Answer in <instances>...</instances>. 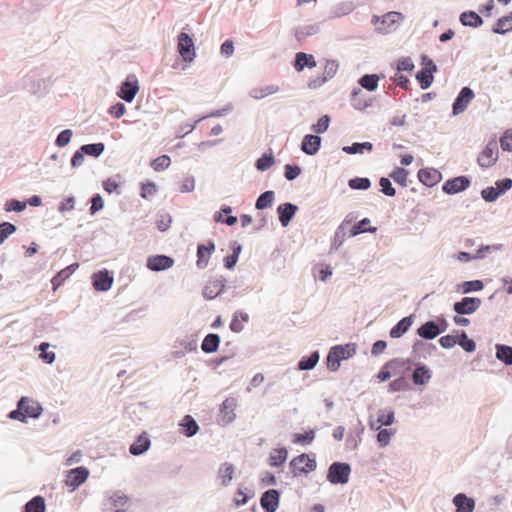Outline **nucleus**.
<instances>
[{
    "mask_svg": "<svg viewBox=\"0 0 512 512\" xmlns=\"http://www.w3.org/2000/svg\"><path fill=\"white\" fill-rule=\"evenodd\" d=\"M105 150V145L102 142L84 144L81 146V152H84L85 155L98 158L102 155Z\"/></svg>",
    "mask_w": 512,
    "mask_h": 512,
    "instance_id": "obj_45",
    "label": "nucleus"
},
{
    "mask_svg": "<svg viewBox=\"0 0 512 512\" xmlns=\"http://www.w3.org/2000/svg\"><path fill=\"white\" fill-rule=\"evenodd\" d=\"M482 300L478 297H463L461 300L454 302L453 311L458 315H470L478 310Z\"/></svg>",
    "mask_w": 512,
    "mask_h": 512,
    "instance_id": "obj_9",
    "label": "nucleus"
},
{
    "mask_svg": "<svg viewBox=\"0 0 512 512\" xmlns=\"http://www.w3.org/2000/svg\"><path fill=\"white\" fill-rule=\"evenodd\" d=\"M333 351L336 350L337 355L341 360H346L356 354V345L348 343L346 345H335L331 347Z\"/></svg>",
    "mask_w": 512,
    "mask_h": 512,
    "instance_id": "obj_44",
    "label": "nucleus"
},
{
    "mask_svg": "<svg viewBox=\"0 0 512 512\" xmlns=\"http://www.w3.org/2000/svg\"><path fill=\"white\" fill-rule=\"evenodd\" d=\"M315 439V431L313 429H310L306 431L305 433H295L293 442L297 444H311L313 440Z\"/></svg>",
    "mask_w": 512,
    "mask_h": 512,
    "instance_id": "obj_61",
    "label": "nucleus"
},
{
    "mask_svg": "<svg viewBox=\"0 0 512 512\" xmlns=\"http://www.w3.org/2000/svg\"><path fill=\"white\" fill-rule=\"evenodd\" d=\"M370 223V219L363 218L358 223L353 225V227L350 229V236L354 237L359 234L368 232V233H375L377 231V227L375 226H369L368 228H365V225Z\"/></svg>",
    "mask_w": 512,
    "mask_h": 512,
    "instance_id": "obj_46",
    "label": "nucleus"
},
{
    "mask_svg": "<svg viewBox=\"0 0 512 512\" xmlns=\"http://www.w3.org/2000/svg\"><path fill=\"white\" fill-rule=\"evenodd\" d=\"M89 476V470L84 466L73 468L67 472L65 484L75 490L83 484Z\"/></svg>",
    "mask_w": 512,
    "mask_h": 512,
    "instance_id": "obj_11",
    "label": "nucleus"
},
{
    "mask_svg": "<svg viewBox=\"0 0 512 512\" xmlns=\"http://www.w3.org/2000/svg\"><path fill=\"white\" fill-rule=\"evenodd\" d=\"M275 199V193L272 190H267L260 194L255 203V208L257 210H264L273 205Z\"/></svg>",
    "mask_w": 512,
    "mask_h": 512,
    "instance_id": "obj_38",
    "label": "nucleus"
},
{
    "mask_svg": "<svg viewBox=\"0 0 512 512\" xmlns=\"http://www.w3.org/2000/svg\"><path fill=\"white\" fill-rule=\"evenodd\" d=\"M351 466L346 462H333L327 471V480L333 484H346L349 481Z\"/></svg>",
    "mask_w": 512,
    "mask_h": 512,
    "instance_id": "obj_3",
    "label": "nucleus"
},
{
    "mask_svg": "<svg viewBox=\"0 0 512 512\" xmlns=\"http://www.w3.org/2000/svg\"><path fill=\"white\" fill-rule=\"evenodd\" d=\"M379 185H380V191L388 196V197H394L396 195V189L394 188L390 177H381L379 179Z\"/></svg>",
    "mask_w": 512,
    "mask_h": 512,
    "instance_id": "obj_59",
    "label": "nucleus"
},
{
    "mask_svg": "<svg viewBox=\"0 0 512 512\" xmlns=\"http://www.w3.org/2000/svg\"><path fill=\"white\" fill-rule=\"evenodd\" d=\"M236 400L234 398L225 399L220 406V416L223 425L230 424L234 421Z\"/></svg>",
    "mask_w": 512,
    "mask_h": 512,
    "instance_id": "obj_20",
    "label": "nucleus"
},
{
    "mask_svg": "<svg viewBox=\"0 0 512 512\" xmlns=\"http://www.w3.org/2000/svg\"><path fill=\"white\" fill-rule=\"evenodd\" d=\"M221 339L220 336L216 333L207 334L202 343L201 350L206 354L214 353L218 350Z\"/></svg>",
    "mask_w": 512,
    "mask_h": 512,
    "instance_id": "obj_31",
    "label": "nucleus"
},
{
    "mask_svg": "<svg viewBox=\"0 0 512 512\" xmlns=\"http://www.w3.org/2000/svg\"><path fill=\"white\" fill-rule=\"evenodd\" d=\"M139 90V85L137 79H130V77L126 78L125 81L121 83L120 89L117 92L118 97H120L125 102H132Z\"/></svg>",
    "mask_w": 512,
    "mask_h": 512,
    "instance_id": "obj_13",
    "label": "nucleus"
},
{
    "mask_svg": "<svg viewBox=\"0 0 512 512\" xmlns=\"http://www.w3.org/2000/svg\"><path fill=\"white\" fill-rule=\"evenodd\" d=\"M288 458V451L285 447L273 449L268 458V464L271 467L282 466Z\"/></svg>",
    "mask_w": 512,
    "mask_h": 512,
    "instance_id": "obj_32",
    "label": "nucleus"
},
{
    "mask_svg": "<svg viewBox=\"0 0 512 512\" xmlns=\"http://www.w3.org/2000/svg\"><path fill=\"white\" fill-rule=\"evenodd\" d=\"M373 149L371 142H354L351 145L343 146L342 151L346 154H363L365 151L370 152Z\"/></svg>",
    "mask_w": 512,
    "mask_h": 512,
    "instance_id": "obj_34",
    "label": "nucleus"
},
{
    "mask_svg": "<svg viewBox=\"0 0 512 512\" xmlns=\"http://www.w3.org/2000/svg\"><path fill=\"white\" fill-rule=\"evenodd\" d=\"M409 172L403 167H396L389 175L398 185L407 187V178Z\"/></svg>",
    "mask_w": 512,
    "mask_h": 512,
    "instance_id": "obj_53",
    "label": "nucleus"
},
{
    "mask_svg": "<svg viewBox=\"0 0 512 512\" xmlns=\"http://www.w3.org/2000/svg\"><path fill=\"white\" fill-rule=\"evenodd\" d=\"M227 288H229L227 280L222 275L212 276L205 283L202 295L206 300H214L222 295Z\"/></svg>",
    "mask_w": 512,
    "mask_h": 512,
    "instance_id": "obj_4",
    "label": "nucleus"
},
{
    "mask_svg": "<svg viewBox=\"0 0 512 512\" xmlns=\"http://www.w3.org/2000/svg\"><path fill=\"white\" fill-rule=\"evenodd\" d=\"M79 267L78 263H73L69 265L68 267L61 270L59 273H57L53 279L52 284L54 288L59 286L66 278H68L77 268Z\"/></svg>",
    "mask_w": 512,
    "mask_h": 512,
    "instance_id": "obj_51",
    "label": "nucleus"
},
{
    "mask_svg": "<svg viewBox=\"0 0 512 512\" xmlns=\"http://www.w3.org/2000/svg\"><path fill=\"white\" fill-rule=\"evenodd\" d=\"M471 180L468 176H457L448 179L442 186V191L448 195H454L469 188Z\"/></svg>",
    "mask_w": 512,
    "mask_h": 512,
    "instance_id": "obj_10",
    "label": "nucleus"
},
{
    "mask_svg": "<svg viewBox=\"0 0 512 512\" xmlns=\"http://www.w3.org/2000/svg\"><path fill=\"white\" fill-rule=\"evenodd\" d=\"M234 470H235L234 465L231 463H228V462H226L220 466L219 476L221 477L223 486H228L229 483L232 481Z\"/></svg>",
    "mask_w": 512,
    "mask_h": 512,
    "instance_id": "obj_50",
    "label": "nucleus"
},
{
    "mask_svg": "<svg viewBox=\"0 0 512 512\" xmlns=\"http://www.w3.org/2000/svg\"><path fill=\"white\" fill-rule=\"evenodd\" d=\"M326 361H327V368H328V370H330L331 372H336L340 368L342 360L337 355L336 350L333 351L330 348V350L328 352V355H327V358H326Z\"/></svg>",
    "mask_w": 512,
    "mask_h": 512,
    "instance_id": "obj_58",
    "label": "nucleus"
},
{
    "mask_svg": "<svg viewBox=\"0 0 512 512\" xmlns=\"http://www.w3.org/2000/svg\"><path fill=\"white\" fill-rule=\"evenodd\" d=\"M42 411L43 408L37 401L23 396L18 400L17 408L10 411L8 417L22 423H27V418L37 419L41 416Z\"/></svg>",
    "mask_w": 512,
    "mask_h": 512,
    "instance_id": "obj_1",
    "label": "nucleus"
},
{
    "mask_svg": "<svg viewBox=\"0 0 512 512\" xmlns=\"http://www.w3.org/2000/svg\"><path fill=\"white\" fill-rule=\"evenodd\" d=\"M410 389V384L406 380L405 377L401 376L389 383L388 391L393 392H399V391H406Z\"/></svg>",
    "mask_w": 512,
    "mask_h": 512,
    "instance_id": "obj_55",
    "label": "nucleus"
},
{
    "mask_svg": "<svg viewBox=\"0 0 512 512\" xmlns=\"http://www.w3.org/2000/svg\"><path fill=\"white\" fill-rule=\"evenodd\" d=\"M320 359V354L318 351H313L309 355L303 356L298 364L297 368L300 371H309L315 368Z\"/></svg>",
    "mask_w": 512,
    "mask_h": 512,
    "instance_id": "obj_33",
    "label": "nucleus"
},
{
    "mask_svg": "<svg viewBox=\"0 0 512 512\" xmlns=\"http://www.w3.org/2000/svg\"><path fill=\"white\" fill-rule=\"evenodd\" d=\"M419 181L427 187H433L442 178L441 173L434 168H423L417 173Z\"/></svg>",
    "mask_w": 512,
    "mask_h": 512,
    "instance_id": "obj_19",
    "label": "nucleus"
},
{
    "mask_svg": "<svg viewBox=\"0 0 512 512\" xmlns=\"http://www.w3.org/2000/svg\"><path fill=\"white\" fill-rule=\"evenodd\" d=\"M491 30L498 35H505L512 32V12L497 19Z\"/></svg>",
    "mask_w": 512,
    "mask_h": 512,
    "instance_id": "obj_27",
    "label": "nucleus"
},
{
    "mask_svg": "<svg viewBox=\"0 0 512 512\" xmlns=\"http://www.w3.org/2000/svg\"><path fill=\"white\" fill-rule=\"evenodd\" d=\"M351 105L359 111H363L372 105V100L367 98L361 88H354L351 92Z\"/></svg>",
    "mask_w": 512,
    "mask_h": 512,
    "instance_id": "obj_24",
    "label": "nucleus"
},
{
    "mask_svg": "<svg viewBox=\"0 0 512 512\" xmlns=\"http://www.w3.org/2000/svg\"><path fill=\"white\" fill-rule=\"evenodd\" d=\"M46 504L42 496H34L24 506V512H45Z\"/></svg>",
    "mask_w": 512,
    "mask_h": 512,
    "instance_id": "obj_40",
    "label": "nucleus"
},
{
    "mask_svg": "<svg viewBox=\"0 0 512 512\" xmlns=\"http://www.w3.org/2000/svg\"><path fill=\"white\" fill-rule=\"evenodd\" d=\"M399 363H403L402 358H394L386 362L377 374V378L380 382H385L391 378L392 372L396 373L397 366Z\"/></svg>",
    "mask_w": 512,
    "mask_h": 512,
    "instance_id": "obj_29",
    "label": "nucleus"
},
{
    "mask_svg": "<svg viewBox=\"0 0 512 512\" xmlns=\"http://www.w3.org/2000/svg\"><path fill=\"white\" fill-rule=\"evenodd\" d=\"M348 186L353 190H367L371 187V181L367 177H354L349 179Z\"/></svg>",
    "mask_w": 512,
    "mask_h": 512,
    "instance_id": "obj_54",
    "label": "nucleus"
},
{
    "mask_svg": "<svg viewBox=\"0 0 512 512\" xmlns=\"http://www.w3.org/2000/svg\"><path fill=\"white\" fill-rule=\"evenodd\" d=\"M395 422V413L391 408L381 409L378 412L377 423L388 427Z\"/></svg>",
    "mask_w": 512,
    "mask_h": 512,
    "instance_id": "obj_49",
    "label": "nucleus"
},
{
    "mask_svg": "<svg viewBox=\"0 0 512 512\" xmlns=\"http://www.w3.org/2000/svg\"><path fill=\"white\" fill-rule=\"evenodd\" d=\"M484 283L482 280H469L464 281L458 285V291L462 294H469L483 290Z\"/></svg>",
    "mask_w": 512,
    "mask_h": 512,
    "instance_id": "obj_39",
    "label": "nucleus"
},
{
    "mask_svg": "<svg viewBox=\"0 0 512 512\" xmlns=\"http://www.w3.org/2000/svg\"><path fill=\"white\" fill-rule=\"evenodd\" d=\"M355 6L352 2H341L335 5L331 10V18H339L350 14L354 10Z\"/></svg>",
    "mask_w": 512,
    "mask_h": 512,
    "instance_id": "obj_43",
    "label": "nucleus"
},
{
    "mask_svg": "<svg viewBox=\"0 0 512 512\" xmlns=\"http://www.w3.org/2000/svg\"><path fill=\"white\" fill-rule=\"evenodd\" d=\"M180 425L183 427V433L186 437H193L199 431V425L191 415H185Z\"/></svg>",
    "mask_w": 512,
    "mask_h": 512,
    "instance_id": "obj_35",
    "label": "nucleus"
},
{
    "mask_svg": "<svg viewBox=\"0 0 512 512\" xmlns=\"http://www.w3.org/2000/svg\"><path fill=\"white\" fill-rule=\"evenodd\" d=\"M170 163H171V158L168 155H161V156L155 158L151 162V167L155 171L159 172V171H163V170L167 169L170 166Z\"/></svg>",
    "mask_w": 512,
    "mask_h": 512,
    "instance_id": "obj_63",
    "label": "nucleus"
},
{
    "mask_svg": "<svg viewBox=\"0 0 512 512\" xmlns=\"http://www.w3.org/2000/svg\"><path fill=\"white\" fill-rule=\"evenodd\" d=\"M330 121L331 118L329 115H323L311 126V130L317 134H323L328 130Z\"/></svg>",
    "mask_w": 512,
    "mask_h": 512,
    "instance_id": "obj_57",
    "label": "nucleus"
},
{
    "mask_svg": "<svg viewBox=\"0 0 512 512\" xmlns=\"http://www.w3.org/2000/svg\"><path fill=\"white\" fill-rule=\"evenodd\" d=\"M432 377L431 369L426 365L420 363L412 373V381L415 385L423 386L427 384Z\"/></svg>",
    "mask_w": 512,
    "mask_h": 512,
    "instance_id": "obj_25",
    "label": "nucleus"
},
{
    "mask_svg": "<svg viewBox=\"0 0 512 512\" xmlns=\"http://www.w3.org/2000/svg\"><path fill=\"white\" fill-rule=\"evenodd\" d=\"M416 334L422 339L433 340L440 335V330L434 320H428L417 328Z\"/></svg>",
    "mask_w": 512,
    "mask_h": 512,
    "instance_id": "obj_21",
    "label": "nucleus"
},
{
    "mask_svg": "<svg viewBox=\"0 0 512 512\" xmlns=\"http://www.w3.org/2000/svg\"><path fill=\"white\" fill-rule=\"evenodd\" d=\"M496 358L505 365H512V346L496 344Z\"/></svg>",
    "mask_w": 512,
    "mask_h": 512,
    "instance_id": "obj_37",
    "label": "nucleus"
},
{
    "mask_svg": "<svg viewBox=\"0 0 512 512\" xmlns=\"http://www.w3.org/2000/svg\"><path fill=\"white\" fill-rule=\"evenodd\" d=\"M403 19L404 16L402 13L390 11L381 17L374 15L372 23L375 25V29L378 33L388 34L395 31Z\"/></svg>",
    "mask_w": 512,
    "mask_h": 512,
    "instance_id": "obj_2",
    "label": "nucleus"
},
{
    "mask_svg": "<svg viewBox=\"0 0 512 512\" xmlns=\"http://www.w3.org/2000/svg\"><path fill=\"white\" fill-rule=\"evenodd\" d=\"M297 211L298 206L291 202L282 203L277 207L278 219L282 227H287L290 224Z\"/></svg>",
    "mask_w": 512,
    "mask_h": 512,
    "instance_id": "obj_17",
    "label": "nucleus"
},
{
    "mask_svg": "<svg viewBox=\"0 0 512 512\" xmlns=\"http://www.w3.org/2000/svg\"><path fill=\"white\" fill-rule=\"evenodd\" d=\"M241 321L248 322L249 315L246 312L238 310L233 314V318L230 323L231 331H233L235 333L241 332L243 330V325H242Z\"/></svg>",
    "mask_w": 512,
    "mask_h": 512,
    "instance_id": "obj_42",
    "label": "nucleus"
},
{
    "mask_svg": "<svg viewBox=\"0 0 512 512\" xmlns=\"http://www.w3.org/2000/svg\"><path fill=\"white\" fill-rule=\"evenodd\" d=\"M108 501L112 506L118 509L123 508L128 503L129 498L121 491H117L108 498Z\"/></svg>",
    "mask_w": 512,
    "mask_h": 512,
    "instance_id": "obj_60",
    "label": "nucleus"
},
{
    "mask_svg": "<svg viewBox=\"0 0 512 512\" xmlns=\"http://www.w3.org/2000/svg\"><path fill=\"white\" fill-rule=\"evenodd\" d=\"M280 492L276 489L265 491L260 498L261 507L265 512H276L279 507Z\"/></svg>",
    "mask_w": 512,
    "mask_h": 512,
    "instance_id": "obj_14",
    "label": "nucleus"
},
{
    "mask_svg": "<svg viewBox=\"0 0 512 512\" xmlns=\"http://www.w3.org/2000/svg\"><path fill=\"white\" fill-rule=\"evenodd\" d=\"M453 504L456 507V512H473L475 508V501L473 498L468 497L464 493H458L453 497Z\"/></svg>",
    "mask_w": 512,
    "mask_h": 512,
    "instance_id": "obj_26",
    "label": "nucleus"
},
{
    "mask_svg": "<svg viewBox=\"0 0 512 512\" xmlns=\"http://www.w3.org/2000/svg\"><path fill=\"white\" fill-rule=\"evenodd\" d=\"M178 52L185 62H192L195 58V46L192 37L186 33L181 32L178 35Z\"/></svg>",
    "mask_w": 512,
    "mask_h": 512,
    "instance_id": "obj_7",
    "label": "nucleus"
},
{
    "mask_svg": "<svg viewBox=\"0 0 512 512\" xmlns=\"http://www.w3.org/2000/svg\"><path fill=\"white\" fill-rule=\"evenodd\" d=\"M414 314H410L406 317H403L400 321H398L389 331V335L391 338L397 339L402 337L412 326L414 322Z\"/></svg>",
    "mask_w": 512,
    "mask_h": 512,
    "instance_id": "obj_22",
    "label": "nucleus"
},
{
    "mask_svg": "<svg viewBox=\"0 0 512 512\" xmlns=\"http://www.w3.org/2000/svg\"><path fill=\"white\" fill-rule=\"evenodd\" d=\"M289 466L294 476H296L298 473L308 474L314 471L317 467V463L315 458H310L308 454L302 453L294 457L290 461Z\"/></svg>",
    "mask_w": 512,
    "mask_h": 512,
    "instance_id": "obj_5",
    "label": "nucleus"
},
{
    "mask_svg": "<svg viewBox=\"0 0 512 512\" xmlns=\"http://www.w3.org/2000/svg\"><path fill=\"white\" fill-rule=\"evenodd\" d=\"M379 76L377 74H365L358 80L359 85L367 91H375L378 87Z\"/></svg>",
    "mask_w": 512,
    "mask_h": 512,
    "instance_id": "obj_41",
    "label": "nucleus"
},
{
    "mask_svg": "<svg viewBox=\"0 0 512 512\" xmlns=\"http://www.w3.org/2000/svg\"><path fill=\"white\" fill-rule=\"evenodd\" d=\"M113 276L106 269L100 270L92 275V284L96 291H108L113 284Z\"/></svg>",
    "mask_w": 512,
    "mask_h": 512,
    "instance_id": "obj_15",
    "label": "nucleus"
},
{
    "mask_svg": "<svg viewBox=\"0 0 512 512\" xmlns=\"http://www.w3.org/2000/svg\"><path fill=\"white\" fill-rule=\"evenodd\" d=\"M396 433L392 428H381L377 433V442L380 447H385L389 444L391 437Z\"/></svg>",
    "mask_w": 512,
    "mask_h": 512,
    "instance_id": "obj_56",
    "label": "nucleus"
},
{
    "mask_svg": "<svg viewBox=\"0 0 512 512\" xmlns=\"http://www.w3.org/2000/svg\"><path fill=\"white\" fill-rule=\"evenodd\" d=\"M174 264V259L170 256L158 254L149 256L147 258L146 266L149 270L160 272L171 268Z\"/></svg>",
    "mask_w": 512,
    "mask_h": 512,
    "instance_id": "obj_12",
    "label": "nucleus"
},
{
    "mask_svg": "<svg viewBox=\"0 0 512 512\" xmlns=\"http://www.w3.org/2000/svg\"><path fill=\"white\" fill-rule=\"evenodd\" d=\"M474 97V91L470 87L465 86L461 88L452 104V115L457 116L463 113Z\"/></svg>",
    "mask_w": 512,
    "mask_h": 512,
    "instance_id": "obj_8",
    "label": "nucleus"
},
{
    "mask_svg": "<svg viewBox=\"0 0 512 512\" xmlns=\"http://www.w3.org/2000/svg\"><path fill=\"white\" fill-rule=\"evenodd\" d=\"M318 31L319 26L317 24L300 26L295 31V37L298 41H302L308 36L315 35Z\"/></svg>",
    "mask_w": 512,
    "mask_h": 512,
    "instance_id": "obj_48",
    "label": "nucleus"
},
{
    "mask_svg": "<svg viewBox=\"0 0 512 512\" xmlns=\"http://www.w3.org/2000/svg\"><path fill=\"white\" fill-rule=\"evenodd\" d=\"M302 169L296 164H286L284 166V176L288 181H293L301 175Z\"/></svg>",
    "mask_w": 512,
    "mask_h": 512,
    "instance_id": "obj_64",
    "label": "nucleus"
},
{
    "mask_svg": "<svg viewBox=\"0 0 512 512\" xmlns=\"http://www.w3.org/2000/svg\"><path fill=\"white\" fill-rule=\"evenodd\" d=\"M317 62L312 54H308L305 52H297L295 54L293 66L296 71L301 72L305 68H314L316 67Z\"/></svg>",
    "mask_w": 512,
    "mask_h": 512,
    "instance_id": "obj_23",
    "label": "nucleus"
},
{
    "mask_svg": "<svg viewBox=\"0 0 512 512\" xmlns=\"http://www.w3.org/2000/svg\"><path fill=\"white\" fill-rule=\"evenodd\" d=\"M279 91V87L277 85H268L265 87H256L252 88L249 91V96L255 100L263 99L264 97L277 93Z\"/></svg>",
    "mask_w": 512,
    "mask_h": 512,
    "instance_id": "obj_36",
    "label": "nucleus"
},
{
    "mask_svg": "<svg viewBox=\"0 0 512 512\" xmlns=\"http://www.w3.org/2000/svg\"><path fill=\"white\" fill-rule=\"evenodd\" d=\"M498 160V144L496 140H490L479 154L477 162L482 168L493 166Z\"/></svg>",
    "mask_w": 512,
    "mask_h": 512,
    "instance_id": "obj_6",
    "label": "nucleus"
},
{
    "mask_svg": "<svg viewBox=\"0 0 512 512\" xmlns=\"http://www.w3.org/2000/svg\"><path fill=\"white\" fill-rule=\"evenodd\" d=\"M416 79L419 82L421 89L426 90L430 88L434 81V73L420 69L416 73Z\"/></svg>",
    "mask_w": 512,
    "mask_h": 512,
    "instance_id": "obj_52",
    "label": "nucleus"
},
{
    "mask_svg": "<svg viewBox=\"0 0 512 512\" xmlns=\"http://www.w3.org/2000/svg\"><path fill=\"white\" fill-rule=\"evenodd\" d=\"M322 138L316 134H307L303 137L301 142V150L309 156L318 153L321 148Z\"/></svg>",
    "mask_w": 512,
    "mask_h": 512,
    "instance_id": "obj_18",
    "label": "nucleus"
},
{
    "mask_svg": "<svg viewBox=\"0 0 512 512\" xmlns=\"http://www.w3.org/2000/svg\"><path fill=\"white\" fill-rule=\"evenodd\" d=\"M275 163V158L272 151L264 153L255 162V167L260 172L267 171Z\"/></svg>",
    "mask_w": 512,
    "mask_h": 512,
    "instance_id": "obj_47",
    "label": "nucleus"
},
{
    "mask_svg": "<svg viewBox=\"0 0 512 512\" xmlns=\"http://www.w3.org/2000/svg\"><path fill=\"white\" fill-rule=\"evenodd\" d=\"M151 445L150 439L142 434L130 445L129 452L134 456H139L145 453Z\"/></svg>",
    "mask_w": 512,
    "mask_h": 512,
    "instance_id": "obj_30",
    "label": "nucleus"
},
{
    "mask_svg": "<svg viewBox=\"0 0 512 512\" xmlns=\"http://www.w3.org/2000/svg\"><path fill=\"white\" fill-rule=\"evenodd\" d=\"M459 20L463 26L478 28L482 26L483 19L475 11H464L460 14Z\"/></svg>",
    "mask_w": 512,
    "mask_h": 512,
    "instance_id": "obj_28",
    "label": "nucleus"
},
{
    "mask_svg": "<svg viewBox=\"0 0 512 512\" xmlns=\"http://www.w3.org/2000/svg\"><path fill=\"white\" fill-rule=\"evenodd\" d=\"M215 248V243L212 240H209L207 244H198L196 265L199 269H205L208 266L209 258Z\"/></svg>",
    "mask_w": 512,
    "mask_h": 512,
    "instance_id": "obj_16",
    "label": "nucleus"
},
{
    "mask_svg": "<svg viewBox=\"0 0 512 512\" xmlns=\"http://www.w3.org/2000/svg\"><path fill=\"white\" fill-rule=\"evenodd\" d=\"M17 227L15 224L11 222H1L0 223V244H3L5 240L16 232Z\"/></svg>",
    "mask_w": 512,
    "mask_h": 512,
    "instance_id": "obj_62",
    "label": "nucleus"
}]
</instances>
